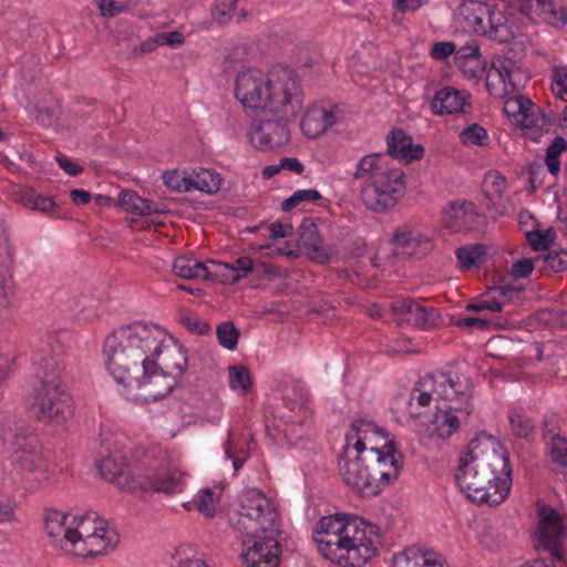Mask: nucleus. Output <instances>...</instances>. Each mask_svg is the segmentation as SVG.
<instances>
[{
  "instance_id": "obj_23",
  "label": "nucleus",
  "mask_w": 567,
  "mask_h": 567,
  "mask_svg": "<svg viewBox=\"0 0 567 567\" xmlns=\"http://www.w3.org/2000/svg\"><path fill=\"white\" fill-rule=\"evenodd\" d=\"M298 246L312 261L326 264L330 260V254L323 246L318 226L311 217H305L298 227Z\"/></svg>"
},
{
  "instance_id": "obj_36",
  "label": "nucleus",
  "mask_w": 567,
  "mask_h": 567,
  "mask_svg": "<svg viewBox=\"0 0 567 567\" xmlns=\"http://www.w3.org/2000/svg\"><path fill=\"white\" fill-rule=\"evenodd\" d=\"M16 200L30 209L43 213L51 210L55 206L51 197L42 196L31 187H21L16 193Z\"/></svg>"
},
{
  "instance_id": "obj_62",
  "label": "nucleus",
  "mask_w": 567,
  "mask_h": 567,
  "mask_svg": "<svg viewBox=\"0 0 567 567\" xmlns=\"http://www.w3.org/2000/svg\"><path fill=\"white\" fill-rule=\"evenodd\" d=\"M534 269V261L529 258H523L512 265L511 275L514 278H526Z\"/></svg>"
},
{
  "instance_id": "obj_2",
  "label": "nucleus",
  "mask_w": 567,
  "mask_h": 567,
  "mask_svg": "<svg viewBox=\"0 0 567 567\" xmlns=\"http://www.w3.org/2000/svg\"><path fill=\"white\" fill-rule=\"evenodd\" d=\"M315 542L324 558L340 567H362L377 553L378 527L355 515L322 517Z\"/></svg>"
},
{
  "instance_id": "obj_25",
  "label": "nucleus",
  "mask_w": 567,
  "mask_h": 567,
  "mask_svg": "<svg viewBox=\"0 0 567 567\" xmlns=\"http://www.w3.org/2000/svg\"><path fill=\"white\" fill-rule=\"evenodd\" d=\"M477 217L478 214L471 202H453L444 209V223L453 231L472 229Z\"/></svg>"
},
{
  "instance_id": "obj_7",
  "label": "nucleus",
  "mask_w": 567,
  "mask_h": 567,
  "mask_svg": "<svg viewBox=\"0 0 567 567\" xmlns=\"http://www.w3.org/2000/svg\"><path fill=\"white\" fill-rule=\"evenodd\" d=\"M234 527L245 536L281 533L276 507L269 498L256 489H248L241 494Z\"/></svg>"
},
{
  "instance_id": "obj_1",
  "label": "nucleus",
  "mask_w": 567,
  "mask_h": 567,
  "mask_svg": "<svg viewBox=\"0 0 567 567\" xmlns=\"http://www.w3.org/2000/svg\"><path fill=\"white\" fill-rule=\"evenodd\" d=\"M455 480L472 502L501 504L512 485L508 452L494 436L477 435L461 457Z\"/></svg>"
},
{
  "instance_id": "obj_6",
  "label": "nucleus",
  "mask_w": 567,
  "mask_h": 567,
  "mask_svg": "<svg viewBox=\"0 0 567 567\" xmlns=\"http://www.w3.org/2000/svg\"><path fill=\"white\" fill-rule=\"evenodd\" d=\"M100 474L110 483L128 492H161L174 494L181 491L182 475L177 471H165L147 476L143 481L132 475L121 452L115 451L96 463Z\"/></svg>"
},
{
  "instance_id": "obj_26",
  "label": "nucleus",
  "mask_w": 567,
  "mask_h": 567,
  "mask_svg": "<svg viewBox=\"0 0 567 567\" xmlns=\"http://www.w3.org/2000/svg\"><path fill=\"white\" fill-rule=\"evenodd\" d=\"M72 518L73 522L76 517H70V515L51 511L45 516V529L48 535L59 543L60 547L65 551H71L70 545L72 537L76 536L75 532H72V523L69 522Z\"/></svg>"
},
{
  "instance_id": "obj_17",
  "label": "nucleus",
  "mask_w": 567,
  "mask_h": 567,
  "mask_svg": "<svg viewBox=\"0 0 567 567\" xmlns=\"http://www.w3.org/2000/svg\"><path fill=\"white\" fill-rule=\"evenodd\" d=\"M362 460L367 463L374 478L378 480L379 492L391 481L398 478L403 464L402 456L396 450L377 452V447L369 449L367 453H363Z\"/></svg>"
},
{
  "instance_id": "obj_51",
  "label": "nucleus",
  "mask_w": 567,
  "mask_h": 567,
  "mask_svg": "<svg viewBox=\"0 0 567 567\" xmlns=\"http://www.w3.org/2000/svg\"><path fill=\"white\" fill-rule=\"evenodd\" d=\"M217 339L226 349L233 350L239 339V330L230 321L223 322L217 327Z\"/></svg>"
},
{
  "instance_id": "obj_56",
  "label": "nucleus",
  "mask_w": 567,
  "mask_h": 567,
  "mask_svg": "<svg viewBox=\"0 0 567 567\" xmlns=\"http://www.w3.org/2000/svg\"><path fill=\"white\" fill-rule=\"evenodd\" d=\"M526 238L535 250H546L554 241V234L550 229L545 231L533 230L526 234Z\"/></svg>"
},
{
  "instance_id": "obj_57",
  "label": "nucleus",
  "mask_w": 567,
  "mask_h": 567,
  "mask_svg": "<svg viewBox=\"0 0 567 567\" xmlns=\"http://www.w3.org/2000/svg\"><path fill=\"white\" fill-rule=\"evenodd\" d=\"M544 266L555 272L567 269V250L549 251L543 258Z\"/></svg>"
},
{
  "instance_id": "obj_9",
  "label": "nucleus",
  "mask_w": 567,
  "mask_h": 567,
  "mask_svg": "<svg viewBox=\"0 0 567 567\" xmlns=\"http://www.w3.org/2000/svg\"><path fill=\"white\" fill-rule=\"evenodd\" d=\"M405 175L400 168L375 172L372 181L367 183L360 193L367 208L384 212L392 208L405 192Z\"/></svg>"
},
{
  "instance_id": "obj_15",
  "label": "nucleus",
  "mask_w": 567,
  "mask_h": 567,
  "mask_svg": "<svg viewBox=\"0 0 567 567\" xmlns=\"http://www.w3.org/2000/svg\"><path fill=\"white\" fill-rule=\"evenodd\" d=\"M472 411L473 404L470 401H465L462 406L450 405L445 409H439L427 427L430 437L447 440L460 430L462 423L467 421Z\"/></svg>"
},
{
  "instance_id": "obj_35",
  "label": "nucleus",
  "mask_w": 567,
  "mask_h": 567,
  "mask_svg": "<svg viewBox=\"0 0 567 567\" xmlns=\"http://www.w3.org/2000/svg\"><path fill=\"white\" fill-rule=\"evenodd\" d=\"M10 445L12 456L16 458L23 453L37 454V447L41 445V442L33 431L27 427H19L16 430Z\"/></svg>"
},
{
  "instance_id": "obj_60",
  "label": "nucleus",
  "mask_w": 567,
  "mask_h": 567,
  "mask_svg": "<svg viewBox=\"0 0 567 567\" xmlns=\"http://www.w3.org/2000/svg\"><path fill=\"white\" fill-rule=\"evenodd\" d=\"M99 9L103 17H114L127 9V3L115 0H99Z\"/></svg>"
},
{
  "instance_id": "obj_10",
  "label": "nucleus",
  "mask_w": 567,
  "mask_h": 567,
  "mask_svg": "<svg viewBox=\"0 0 567 567\" xmlns=\"http://www.w3.org/2000/svg\"><path fill=\"white\" fill-rule=\"evenodd\" d=\"M176 377L162 369L155 358L146 361L140 374L130 378L123 386L130 392H136V399L157 401L169 394L177 385Z\"/></svg>"
},
{
  "instance_id": "obj_11",
  "label": "nucleus",
  "mask_w": 567,
  "mask_h": 567,
  "mask_svg": "<svg viewBox=\"0 0 567 567\" xmlns=\"http://www.w3.org/2000/svg\"><path fill=\"white\" fill-rule=\"evenodd\" d=\"M279 534L244 536L241 557L247 567H279Z\"/></svg>"
},
{
  "instance_id": "obj_44",
  "label": "nucleus",
  "mask_w": 567,
  "mask_h": 567,
  "mask_svg": "<svg viewBox=\"0 0 567 567\" xmlns=\"http://www.w3.org/2000/svg\"><path fill=\"white\" fill-rule=\"evenodd\" d=\"M380 158H381L380 153H372V154L363 156L359 161L357 168H355L354 173L352 174L353 179L361 181V179L369 177L370 181H372L373 174L375 172H381L383 169L379 165Z\"/></svg>"
},
{
  "instance_id": "obj_49",
  "label": "nucleus",
  "mask_w": 567,
  "mask_h": 567,
  "mask_svg": "<svg viewBox=\"0 0 567 567\" xmlns=\"http://www.w3.org/2000/svg\"><path fill=\"white\" fill-rule=\"evenodd\" d=\"M515 95L506 99L504 103V112L508 117L513 118L517 124V118H520L527 106L532 102L528 97L514 93Z\"/></svg>"
},
{
  "instance_id": "obj_45",
  "label": "nucleus",
  "mask_w": 567,
  "mask_h": 567,
  "mask_svg": "<svg viewBox=\"0 0 567 567\" xmlns=\"http://www.w3.org/2000/svg\"><path fill=\"white\" fill-rule=\"evenodd\" d=\"M229 385L233 390L246 394L251 388V378L247 367L238 364L229 367Z\"/></svg>"
},
{
  "instance_id": "obj_31",
  "label": "nucleus",
  "mask_w": 567,
  "mask_h": 567,
  "mask_svg": "<svg viewBox=\"0 0 567 567\" xmlns=\"http://www.w3.org/2000/svg\"><path fill=\"white\" fill-rule=\"evenodd\" d=\"M393 567H447L441 557L434 551H423L411 547L404 553L396 555Z\"/></svg>"
},
{
  "instance_id": "obj_24",
  "label": "nucleus",
  "mask_w": 567,
  "mask_h": 567,
  "mask_svg": "<svg viewBox=\"0 0 567 567\" xmlns=\"http://www.w3.org/2000/svg\"><path fill=\"white\" fill-rule=\"evenodd\" d=\"M388 154L391 157L404 159L408 163L421 159L424 148L420 144H413L412 137L403 130H392L386 137Z\"/></svg>"
},
{
  "instance_id": "obj_46",
  "label": "nucleus",
  "mask_w": 567,
  "mask_h": 567,
  "mask_svg": "<svg viewBox=\"0 0 567 567\" xmlns=\"http://www.w3.org/2000/svg\"><path fill=\"white\" fill-rule=\"evenodd\" d=\"M225 454L227 460H231V468L233 473L236 474L244 463L246 462L249 452L248 450L245 451L243 447L240 450H237L236 443H235V435L233 432L228 433V439L224 445Z\"/></svg>"
},
{
  "instance_id": "obj_14",
  "label": "nucleus",
  "mask_w": 567,
  "mask_h": 567,
  "mask_svg": "<svg viewBox=\"0 0 567 567\" xmlns=\"http://www.w3.org/2000/svg\"><path fill=\"white\" fill-rule=\"evenodd\" d=\"M352 441L358 455L367 453L372 447H377V452L395 450L390 433L365 420H357L352 423L351 431L347 434V444L349 445Z\"/></svg>"
},
{
  "instance_id": "obj_59",
  "label": "nucleus",
  "mask_w": 567,
  "mask_h": 567,
  "mask_svg": "<svg viewBox=\"0 0 567 567\" xmlns=\"http://www.w3.org/2000/svg\"><path fill=\"white\" fill-rule=\"evenodd\" d=\"M182 323L190 331L198 336L209 332L210 326L194 315L184 313L181 316Z\"/></svg>"
},
{
  "instance_id": "obj_33",
  "label": "nucleus",
  "mask_w": 567,
  "mask_h": 567,
  "mask_svg": "<svg viewBox=\"0 0 567 567\" xmlns=\"http://www.w3.org/2000/svg\"><path fill=\"white\" fill-rule=\"evenodd\" d=\"M221 176L208 168H198L189 172V192L199 190L202 193L214 195L220 189Z\"/></svg>"
},
{
  "instance_id": "obj_32",
  "label": "nucleus",
  "mask_w": 567,
  "mask_h": 567,
  "mask_svg": "<svg viewBox=\"0 0 567 567\" xmlns=\"http://www.w3.org/2000/svg\"><path fill=\"white\" fill-rule=\"evenodd\" d=\"M116 538V534L113 530L107 529L102 520L96 522L92 530V536H86L85 547L81 550H75L76 556H94L107 547L112 546L113 540Z\"/></svg>"
},
{
  "instance_id": "obj_61",
  "label": "nucleus",
  "mask_w": 567,
  "mask_h": 567,
  "mask_svg": "<svg viewBox=\"0 0 567 567\" xmlns=\"http://www.w3.org/2000/svg\"><path fill=\"white\" fill-rule=\"evenodd\" d=\"M433 398H435V394L432 392V389H425V386L421 384V380L411 393V401L416 400L421 406H427ZM412 402H410V404Z\"/></svg>"
},
{
  "instance_id": "obj_12",
  "label": "nucleus",
  "mask_w": 567,
  "mask_h": 567,
  "mask_svg": "<svg viewBox=\"0 0 567 567\" xmlns=\"http://www.w3.org/2000/svg\"><path fill=\"white\" fill-rule=\"evenodd\" d=\"M277 118L254 121L249 132L251 145L261 151L281 147L290 141L288 122L295 117H286L282 113Z\"/></svg>"
},
{
  "instance_id": "obj_8",
  "label": "nucleus",
  "mask_w": 567,
  "mask_h": 567,
  "mask_svg": "<svg viewBox=\"0 0 567 567\" xmlns=\"http://www.w3.org/2000/svg\"><path fill=\"white\" fill-rule=\"evenodd\" d=\"M458 17L475 33L483 34L499 43H508L515 38V31L502 12H495L478 0H465L458 8Z\"/></svg>"
},
{
  "instance_id": "obj_20",
  "label": "nucleus",
  "mask_w": 567,
  "mask_h": 567,
  "mask_svg": "<svg viewBox=\"0 0 567 567\" xmlns=\"http://www.w3.org/2000/svg\"><path fill=\"white\" fill-rule=\"evenodd\" d=\"M392 243L394 245V254L403 257L422 258L433 248L429 236L409 226L399 228L392 237Z\"/></svg>"
},
{
  "instance_id": "obj_3",
  "label": "nucleus",
  "mask_w": 567,
  "mask_h": 567,
  "mask_svg": "<svg viewBox=\"0 0 567 567\" xmlns=\"http://www.w3.org/2000/svg\"><path fill=\"white\" fill-rule=\"evenodd\" d=\"M235 96L246 111L282 113L297 117L302 111V91L290 70L265 73L258 69L239 72L235 81Z\"/></svg>"
},
{
  "instance_id": "obj_29",
  "label": "nucleus",
  "mask_w": 567,
  "mask_h": 567,
  "mask_svg": "<svg viewBox=\"0 0 567 567\" xmlns=\"http://www.w3.org/2000/svg\"><path fill=\"white\" fill-rule=\"evenodd\" d=\"M465 103L464 92L446 86L435 93L431 101V110L440 115L455 114L463 111Z\"/></svg>"
},
{
  "instance_id": "obj_43",
  "label": "nucleus",
  "mask_w": 567,
  "mask_h": 567,
  "mask_svg": "<svg viewBox=\"0 0 567 567\" xmlns=\"http://www.w3.org/2000/svg\"><path fill=\"white\" fill-rule=\"evenodd\" d=\"M567 148V142L561 136H556L546 150L545 164L549 173L557 176L560 172L559 156Z\"/></svg>"
},
{
  "instance_id": "obj_22",
  "label": "nucleus",
  "mask_w": 567,
  "mask_h": 567,
  "mask_svg": "<svg viewBox=\"0 0 567 567\" xmlns=\"http://www.w3.org/2000/svg\"><path fill=\"white\" fill-rule=\"evenodd\" d=\"M390 309L399 323L408 322L419 328L432 327L439 318L433 308H427L410 298L393 301Z\"/></svg>"
},
{
  "instance_id": "obj_21",
  "label": "nucleus",
  "mask_w": 567,
  "mask_h": 567,
  "mask_svg": "<svg viewBox=\"0 0 567 567\" xmlns=\"http://www.w3.org/2000/svg\"><path fill=\"white\" fill-rule=\"evenodd\" d=\"M421 384L425 389H432L436 399L451 400L454 396H465L466 401L471 398L468 393L470 385L463 381L460 375L451 372H437L429 374L421 379Z\"/></svg>"
},
{
  "instance_id": "obj_50",
  "label": "nucleus",
  "mask_w": 567,
  "mask_h": 567,
  "mask_svg": "<svg viewBox=\"0 0 567 567\" xmlns=\"http://www.w3.org/2000/svg\"><path fill=\"white\" fill-rule=\"evenodd\" d=\"M163 181L164 184L171 188L172 190L182 193V192H189V173L187 172H179L178 169L174 171H166L163 173Z\"/></svg>"
},
{
  "instance_id": "obj_30",
  "label": "nucleus",
  "mask_w": 567,
  "mask_h": 567,
  "mask_svg": "<svg viewBox=\"0 0 567 567\" xmlns=\"http://www.w3.org/2000/svg\"><path fill=\"white\" fill-rule=\"evenodd\" d=\"M517 125L525 130V135L530 140L538 141L544 132L549 131L551 122L539 106L530 102L520 118H517Z\"/></svg>"
},
{
  "instance_id": "obj_48",
  "label": "nucleus",
  "mask_w": 567,
  "mask_h": 567,
  "mask_svg": "<svg viewBox=\"0 0 567 567\" xmlns=\"http://www.w3.org/2000/svg\"><path fill=\"white\" fill-rule=\"evenodd\" d=\"M91 520L92 519L90 516H82L80 517L78 526L75 528L72 527V532H75L76 536L72 537L70 553L75 555V550H81L83 547H85L86 536H92L93 528L90 526Z\"/></svg>"
},
{
  "instance_id": "obj_64",
  "label": "nucleus",
  "mask_w": 567,
  "mask_h": 567,
  "mask_svg": "<svg viewBox=\"0 0 567 567\" xmlns=\"http://www.w3.org/2000/svg\"><path fill=\"white\" fill-rule=\"evenodd\" d=\"M456 47L453 42H436L432 48V56L443 60L454 53Z\"/></svg>"
},
{
  "instance_id": "obj_47",
  "label": "nucleus",
  "mask_w": 567,
  "mask_h": 567,
  "mask_svg": "<svg viewBox=\"0 0 567 567\" xmlns=\"http://www.w3.org/2000/svg\"><path fill=\"white\" fill-rule=\"evenodd\" d=\"M509 422L512 427V433L522 439H528L534 433V424L529 417L519 413L513 412L509 415Z\"/></svg>"
},
{
  "instance_id": "obj_18",
  "label": "nucleus",
  "mask_w": 567,
  "mask_h": 567,
  "mask_svg": "<svg viewBox=\"0 0 567 567\" xmlns=\"http://www.w3.org/2000/svg\"><path fill=\"white\" fill-rule=\"evenodd\" d=\"M341 475L348 486H351L361 496H374L379 494L378 480L371 474L362 455L354 460L346 461L342 465L339 462Z\"/></svg>"
},
{
  "instance_id": "obj_54",
  "label": "nucleus",
  "mask_w": 567,
  "mask_h": 567,
  "mask_svg": "<svg viewBox=\"0 0 567 567\" xmlns=\"http://www.w3.org/2000/svg\"><path fill=\"white\" fill-rule=\"evenodd\" d=\"M320 198L321 194L316 189L297 190L292 196L282 202L281 208L284 212H289L291 208L302 202H317Z\"/></svg>"
},
{
  "instance_id": "obj_16",
  "label": "nucleus",
  "mask_w": 567,
  "mask_h": 567,
  "mask_svg": "<svg viewBox=\"0 0 567 567\" xmlns=\"http://www.w3.org/2000/svg\"><path fill=\"white\" fill-rule=\"evenodd\" d=\"M511 13L518 12L534 19L540 17L545 22L561 28L567 24V6L556 9L551 0H507Z\"/></svg>"
},
{
  "instance_id": "obj_41",
  "label": "nucleus",
  "mask_w": 567,
  "mask_h": 567,
  "mask_svg": "<svg viewBox=\"0 0 567 567\" xmlns=\"http://www.w3.org/2000/svg\"><path fill=\"white\" fill-rule=\"evenodd\" d=\"M321 114V110L316 107L303 115L300 127L306 136L316 138L327 131Z\"/></svg>"
},
{
  "instance_id": "obj_39",
  "label": "nucleus",
  "mask_w": 567,
  "mask_h": 567,
  "mask_svg": "<svg viewBox=\"0 0 567 567\" xmlns=\"http://www.w3.org/2000/svg\"><path fill=\"white\" fill-rule=\"evenodd\" d=\"M118 205L126 212L138 216L150 215L148 199L142 198L134 190H122L117 199Z\"/></svg>"
},
{
  "instance_id": "obj_53",
  "label": "nucleus",
  "mask_w": 567,
  "mask_h": 567,
  "mask_svg": "<svg viewBox=\"0 0 567 567\" xmlns=\"http://www.w3.org/2000/svg\"><path fill=\"white\" fill-rule=\"evenodd\" d=\"M549 455L554 463L567 467V439L554 435L549 444Z\"/></svg>"
},
{
  "instance_id": "obj_19",
  "label": "nucleus",
  "mask_w": 567,
  "mask_h": 567,
  "mask_svg": "<svg viewBox=\"0 0 567 567\" xmlns=\"http://www.w3.org/2000/svg\"><path fill=\"white\" fill-rule=\"evenodd\" d=\"M14 248L8 239H4L0 243V318L11 307L12 297L14 295Z\"/></svg>"
},
{
  "instance_id": "obj_40",
  "label": "nucleus",
  "mask_w": 567,
  "mask_h": 567,
  "mask_svg": "<svg viewBox=\"0 0 567 567\" xmlns=\"http://www.w3.org/2000/svg\"><path fill=\"white\" fill-rule=\"evenodd\" d=\"M486 87L491 95L503 97L509 95L506 75L502 68H498L497 60L493 61L486 76Z\"/></svg>"
},
{
  "instance_id": "obj_27",
  "label": "nucleus",
  "mask_w": 567,
  "mask_h": 567,
  "mask_svg": "<svg viewBox=\"0 0 567 567\" xmlns=\"http://www.w3.org/2000/svg\"><path fill=\"white\" fill-rule=\"evenodd\" d=\"M13 463L38 482L48 481L54 473L51 463L43 456L42 445L37 447L34 456L33 453H23L13 458Z\"/></svg>"
},
{
  "instance_id": "obj_38",
  "label": "nucleus",
  "mask_w": 567,
  "mask_h": 567,
  "mask_svg": "<svg viewBox=\"0 0 567 567\" xmlns=\"http://www.w3.org/2000/svg\"><path fill=\"white\" fill-rule=\"evenodd\" d=\"M485 255L486 249L483 245L463 246L456 250V257L460 266L465 270L481 266L484 262Z\"/></svg>"
},
{
  "instance_id": "obj_4",
  "label": "nucleus",
  "mask_w": 567,
  "mask_h": 567,
  "mask_svg": "<svg viewBox=\"0 0 567 567\" xmlns=\"http://www.w3.org/2000/svg\"><path fill=\"white\" fill-rule=\"evenodd\" d=\"M166 332L155 324L134 322L109 334L103 346L106 368L114 380L124 385L140 374L146 361L159 357Z\"/></svg>"
},
{
  "instance_id": "obj_37",
  "label": "nucleus",
  "mask_w": 567,
  "mask_h": 567,
  "mask_svg": "<svg viewBox=\"0 0 567 567\" xmlns=\"http://www.w3.org/2000/svg\"><path fill=\"white\" fill-rule=\"evenodd\" d=\"M173 270L178 277L184 279H206L208 274V267L205 264L188 257L176 258L173 264Z\"/></svg>"
},
{
  "instance_id": "obj_58",
  "label": "nucleus",
  "mask_w": 567,
  "mask_h": 567,
  "mask_svg": "<svg viewBox=\"0 0 567 567\" xmlns=\"http://www.w3.org/2000/svg\"><path fill=\"white\" fill-rule=\"evenodd\" d=\"M457 68L468 79H476L484 72V63L481 56L462 60V62L457 63Z\"/></svg>"
},
{
  "instance_id": "obj_34",
  "label": "nucleus",
  "mask_w": 567,
  "mask_h": 567,
  "mask_svg": "<svg viewBox=\"0 0 567 567\" xmlns=\"http://www.w3.org/2000/svg\"><path fill=\"white\" fill-rule=\"evenodd\" d=\"M498 68L503 69L504 74L506 75L508 93H519L525 89L529 74L526 70L516 65V63L511 59H497Z\"/></svg>"
},
{
  "instance_id": "obj_55",
  "label": "nucleus",
  "mask_w": 567,
  "mask_h": 567,
  "mask_svg": "<svg viewBox=\"0 0 567 567\" xmlns=\"http://www.w3.org/2000/svg\"><path fill=\"white\" fill-rule=\"evenodd\" d=\"M196 509L206 517H213L216 513V504L214 493L210 488H203L199 491L195 501Z\"/></svg>"
},
{
  "instance_id": "obj_42",
  "label": "nucleus",
  "mask_w": 567,
  "mask_h": 567,
  "mask_svg": "<svg viewBox=\"0 0 567 567\" xmlns=\"http://www.w3.org/2000/svg\"><path fill=\"white\" fill-rule=\"evenodd\" d=\"M206 280H217L221 284H235L239 281L238 272L230 262L210 261Z\"/></svg>"
},
{
  "instance_id": "obj_13",
  "label": "nucleus",
  "mask_w": 567,
  "mask_h": 567,
  "mask_svg": "<svg viewBox=\"0 0 567 567\" xmlns=\"http://www.w3.org/2000/svg\"><path fill=\"white\" fill-rule=\"evenodd\" d=\"M539 525L536 532L537 547L548 550L553 558L561 560L560 539L565 536V524L560 514L547 505L538 506Z\"/></svg>"
},
{
  "instance_id": "obj_52",
  "label": "nucleus",
  "mask_w": 567,
  "mask_h": 567,
  "mask_svg": "<svg viewBox=\"0 0 567 567\" xmlns=\"http://www.w3.org/2000/svg\"><path fill=\"white\" fill-rule=\"evenodd\" d=\"M460 138L464 145H485L486 141L488 140V135L486 130L478 125V124H472L465 127L460 133Z\"/></svg>"
},
{
  "instance_id": "obj_28",
  "label": "nucleus",
  "mask_w": 567,
  "mask_h": 567,
  "mask_svg": "<svg viewBox=\"0 0 567 567\" xmlns=\"http://www.w3.org/2000/svg\"><path fill=\"white\" fill-rule=\"evenodd\" d=\"M165 342H163L161 355L155 360L162 369L167 370L171 375L176 377V381H179L188 364L186 351L179 344H166Z\"/></svg>"
},
{
  "instance_id": "obj_5",
  "label": "nucleus",
  "mask_w": 567,
  "mask_h": 567,
  "mask_svg": "<svg viewBox=\"0 0 567 567\" xmlns=\"http://www.w3.org/2000/svg\"><path fill=\"white\" fill-rule=\"evenodd\" d=\"M63 346L48 344L35 362V374L40 386L34 390L32 406L37 417L43 422L62 423L73 414L72 398L63 382Z\"/></svg>"
},
{
  "instance_id": "obj_63",
  "label": "nucleus",
  "mask_w": 567,
  "mask_h": 567,
  "mask_svg": "<svg viewBox=\"0 0 567 567\" xmlns=\"http://www.w3.org/2000/svg\"><path fill=\"white\" fill-rule=\"evenodd\" d=\"M553 90L556 94L566 101L565 95H567V71H555V82L553 84Z\"/></svg>"
}]
</instances>
